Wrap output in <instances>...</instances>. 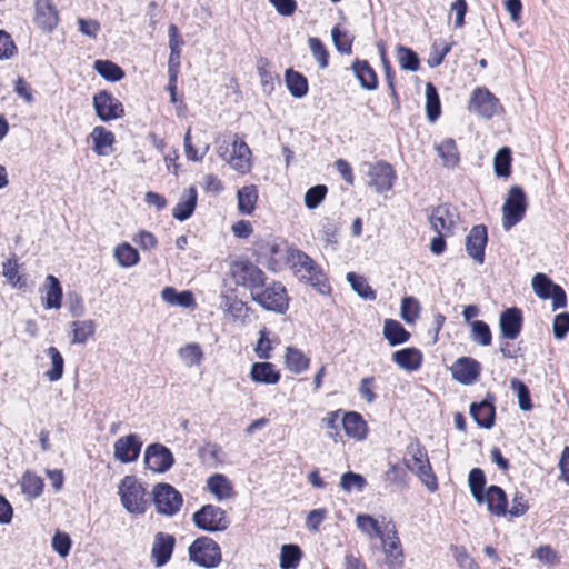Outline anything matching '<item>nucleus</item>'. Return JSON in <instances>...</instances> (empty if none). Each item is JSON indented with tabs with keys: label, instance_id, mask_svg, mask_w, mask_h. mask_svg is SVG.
Segmentation results:
<instances>
[{
	"label": "nucleus",
	"instance_id": "nucleus-1",
	"mask_svg": "<svg viewBox=\"0 0 569 569\" xmlns=\"http://www.w3.org/2000/svg\"><path fill=\"white\" fill-rule=\"evenodd\" d=\"M468 486L478 506H482L495 517L507 515L508 499L506 492L498 486L486 487L482 470L475 468L469 472Z\"/></svg>",
	"mask_w": 569,
	"mask_h": 569
},
{
	"label": "nucleus",
	"instance_id": "nucleus-2",
	"mask_svg": "<svg viewBox=\"0 0 569 569\" xmlns=\"http://www.w3.org/2000/svg\"><path fill=\"white\" fill-rule=\"evenodd\" d=\"M288 260L299 281L309 284L321 295L330 292L326 274L307 253L300 250H291Z\"/></svg>",
	"mask_w": 569,
	"mask_h": 569
},
{
	"label": "nucleus",
	"instance_id": "nucleus-3",
	"mask_svg": "<svg viewBox=\"0 0 569 569\" xmlns=\"http://www.w3.org/2000/svg\"><path fill=\"white\" fill-rule=\"evenodd\" d=\"M467 111L476 118L490 120L503 113L499 99L486 87H476L470 91Z\"/></svg>",
	"mask_w": 569,
	"mask_h": 569
},
{
	"label": "nucleus",
	"instance_id": "nucleus-4",
	"mask_svg": "<svg viewBox=\"0 0 569 569\" xmlns=\"http://www.w3.org/2000/svg\"><path fill=\"white\" fill-rule=\"evenodd\" d=\"M527 210V198L520 186H511L506 194L501 208V224L509 230L522 220Z\"/></svg>",
	"mask_w": 569,
	"mask_h": 569
},
{
	"label": "nucleus",
	"instance_id": "nucleus-5",
	"mask_svg": "<svg viewBox=\"0 0 569 569\" xmlns=\"http://www.w3.org/2000/svg\"><path fill=\"white\" fill-rule=\"evenodd\" d=\"M189 560L198 567L217 568L222 560L219 545L210 538L196 539L188 548Z\"/></svg>",
	"mask_w": 569,
	"mask_h": 569
},
{
	"label": "nucleus",
	"instance_id": "nucleus-6",
	"mask_svg": "<svg viewBox=\"0 0 569 569\" xmlns=\"http://www.w3.org/2000/svg\"><path fill=\"white\" fill-rule=\"evenodd\" d=\"M122 507L130 513H142L147 507L146 490L132 476L124 477L118 487Z\"/></svg>",
	"mask_w": 569,
	"mask_h": 569
},
{
	"label": "nucleus",
	"instance_id": "nucleus-7",
	"mask_svg": "<svg viewBox=\"0 0 569 569\" xmlns=\"http://www.w3.org/2000/svg\"><path fill=\"white\" fill-rule=\"evenodd\" d=\"M407 466L417 473L427 490L430 492L437 490V478L431 470L427 453L419 446H411L408 449Z\"/></svg>",
	"mask_w": 569,
	"mask_h": 569
},
{
	"label": "nucleus",
	"instance_id": "nucleus-8",
	"mask_svg": "<svg viewBox=\"0 0 569 569\" xmlns=\"http://www.w3.org/2000/svg\"><path fill=\"white\" fill-rule=\"evenodd\" d=\"M355 522L357 529L369 539L377 538L381 541L397 531L395 523L383 516L375 518L368 513H359L356 516Z\"/></svg>",
	"mask_w": 569,
	"mask_h": 569
},
{
	"label": "nucleus",
	"instance_id": "nucleus-9",
	"mask_svg": "<svg viewBox=\"0 0 569 569\" xmlns=\"http://www.w3.org/2000/svg\"><path fill=\"white\" fill-rule=\"evenodd\" d=\"M220 157L237 173L244 176L252 169V153L244 141L234 139Z\"/></svg>",
	"mask_w": 569,
	"mask_h": 569
},
{
	"label": "nucleus",
	"instance_id": "nucleus-10",
	"mask_svg": "<svg viewBox=\"0 0 569 569\" xmlns=\"http://www.w3.org/2000/svg\"><path fill=\"white\" fill-rule=\"evenodd\" d=\"M96 116L102 122L119 120L124 117V107L112 93L102 90L92 98Z\"/></svg>",
	"mask_w": 569,
	"mask_h": 569
},
{
	"label": "nucleus",
	"instance_id": "nucleus-11",
	"mask_svg": "<svg viewBox=\"0 0 569 569\" xmlns=\"http://www.w3.org/2000/svg\"><path fill=\"white\" fill-rule=\"evenodd\" d=\"M531 287L539 299H551L553 310L566 306L567 299L565 291L559 286L555 284L546 274L536 273L531 280Z\"/></svg>",
	"mask_w": 569,
	"mask_h": 569
},
{
	"label": "nucleus",
	"instance_id": "nucleus-12",
	"mask_svg": "<svg viewBox=\"0 0 569 569\" xmlns=\"http://www.w3.org/2000/svg\"><path fill=\"white\" fill-rule=\"evenodd\" d=\"M152 495L156 509L161 515L171 516L182 505L180 493L169 483H158L153 487Z\"/></svg>",
	"mask_w": 569,
	"mask_h": 569
},
{
	"label": "nucleus",
	"instance_id": "nucleus-13",
	"mask_svg": "<svg viewBox=\"0 0 569 569\" xmlns=\"http://www.w3.org/2000/svg\"><path fill=\"white\" fill-rule=\"evenodd\" d=\"M459 221L458 210L449 203L439 204L430 216L431 228L442 234H453Z\"/></svg>",
	"mask_w": 569,
	"mask_h": 569
},
{
	"label": "nucleus",
	"instance_id": "nucleus-14",
	"mask_svg": "<svg viewBox=\"0 0 569 569\" xmlns=\"http://www.w3.org/2000/svg\"><path fill=\"white\" fill-rule=\"evenodd\" d=\"M252 299L263 309L284 312L288 307L286 290L280 283H273L258 292L252 293Z\"/></svg>",
	"mask_w": 569,
	"mask_h": 569
},
{
	"label": "nucleus",
	"instance_id": "nucleus-15",
	"mask_svg": "<svg viewBox=\"0 0 569 569\" xmlns=\"http://www.w3.org/2000/svg\"><path fill=\"white\" fill-rule=\"evenodd\" d=\"M192 519L199 529L209 532L224 530L228 526L224 512L210 505L204 506L199 511L194 512Z\"/></svg>",
	"mask_w": 569,
	"mask_h": 569
},
{
	"label": "nucleus",
	"instance_id": "nucleus-16",
	"mask_svg": "<svg viewBox=\"0 0 569 569\" xmlns=\"http://www.w3.org/2000/svg\"><path fill=\"white\" fill-rule=\"evenodd\" d=\"M488 242L487 229L482 224L473 226L465 238V249L468 257L477 264L485 262V249Z\"/></svg>",
	"mask_w": 569,
	"mask_h": 569
},
{
	"label": "nucleus",
	"instance_id": "nucleus-17",
	"mask_svg": "<svg viewBox=\"0 0 569 569\" xmlns=\"http://www.w3.org/2000/svg\"><path fill=\"white\" fill-rule=\"evenodd\" d=\"M380 542L383 555L382 565L386 569H401L405 555L397 531L389 535Z\"/></svg>",
	"mask_w": 569,
	"mask_h": 569
},
{
	"label": "nucleus",
	"instance_id": "nucleus-18",
	"mask_svg": "<svg viewBox=\"0 0 569 569\" xmlns=\"http://www.w3.org/2000/svg\"><path fill=\"white\" fill-rule=\"evenodd\" d=\"M340 423L346 437L352 441L361 442L368 436V425L361 415L356 411L342 412Z\"/></svg>",
	"mask_w": 569,
	"mask_h": 569
},
{
	"label": "nucleus",
	"instance_id": "nucleus-19",
	"mask_svg": "<svg viewBox=\"0 0 569 569\" xmlns=\"http://www.w3.org/2000/svg\"><path fill=\"white\" fill-rule=\"evenodd\" d=\"M144 463L152 472H164L173 463V457L169 449L161 445H151L146 449Z\"/></svg>",
	"mask_w": 569,
	"mask_h": 569
},
{
	"label": "nucleus",
	"instance_id": "nucleus-20",
	"mask_svg": "<svg viewBox=\"0 0 569 569\" xmlns=\"http://www.w3.org/2000/svg\"><path fill=\"white\" fill-rule=\"evenodd\" d=\"M450 372L453 380L461 385L469 386L477 380L480 366L475 359L461 357L452 363Z\"/></svg>",
	"mask_w": 569,
	"mask_h": 569
},
{
	"label": "nucleus",
	"instance_id": "nucleus-21",
	"mask_svg": "<svg viewBox=\"0 0 569 569\" xmlns=\"http://www.w3.org/2000/svg\"><path fill=\"white\" fill-rule=\"evenodd\" d=\"M142 442L136 435L119 438L113 445V456L122 463H130L139 457Z\"/></svg>",
	"mask_w": 569,
	"mask_h": 569
},
{
	"label": "nucleus",
	"instance_id": "nucleus-22",
	"mask_svg": "<svg viewBox=\"0 0 569 569\" xmlns=\"http://www.w3.org/2000/svg\"><path fill=\"white\" fill-rule=\"evenodd\" d=\"M368 176L370 186L377 192L388 191L392 188L396 173L391 166L385 162H377L369 168Z\"/></svg>",
	"mask_w": 569,
	"mask_h": 569
},
{
	"label": "nucleus",
	"instance_id": "nucleus-23",
	"mask_svg": "<svg viewBox=\"0 0 569 569\" xmlns=\"http://www.w3.org/2000/svg\"><path fill=\"white\" fill-rule=\"evenodd\" d=\"M249 378L256 385L274 386L279 383L281 373L273 363L264 360L251 365Z\"/></svg>",
	"mask_w": 569,
	"mask_h": 569
},
{
	"label": "nucleus",
	"instance_id": "nucleus-24",
	"mask_svg": "<svg viewBox=\"0 0 569 569\" xmlns=\"http://www.w3.org/2000/svg\"><path fill=\"white\" fill-rule=\"evenodd\" d=\"M34 22L42 31H52L58 22L59 14L50 0H37L34 3Z\"/></svg>",
	"mask_w": 569,
	"mask_h": 569
},
{
	"label": "nucleus",
	"instance_id": "nucleus-25",
	"mask_svg": "<svg viewBox=\"0 0 569 569\" xmlns=\"http://www.w3.org/2000/svg\"><path fill=\"white\" fill-rule=\"evenodd\" d=\"M176 540L173 536L158 532L151 548V559L156 567L164 566L171 558Z\"/></svg>",
	"mask_w": 569,
	"mask_h": 569
},
{
	"label": "nucleus",
	"instance_id": "nucleus-26",
	"mask_svg": "<svg viewBox=\"0 0 569 569\" xmlns=\"http://www.w3.org/2000/svg\"><path fill=\"white\" fill-rule=\"evenodd\" d=\"M522 327V313L516 307H510L503 310L499 316V331L500 335L506 338L513 340L516 339Z\"/></svg>",
	"mask_w": 569,
	"mask_h": 569
},
{
	"label": "nucleus",
	"instance_id": "nucleus-27",
	"mask_svg": "<svg viewBox=\"0 0 569 569\" xmlns=\"http://www.w3.org/2000/svg\"><path fill=\"white\" fill-rule=\"evenodd\" d=\"M92 150L98 157H109L114 150L113 132L102 126H96L91 132Z\"/></svg>",
	"mask_w": 569,
	"mask_h": 569
},
{
	"label": "nucleus",
	"instance_id": "nucleus-28",
	"mask_svg": "<svg viewBox=\"0 0 569 569\" xmlns=\"http://www.w3.org/2000/svg\"><path fill=\"white\" fill-rule=\"evenodd\" d=\"M206 489L219 502L229 500L234 496L231 480L222 473H213L208 477Z\"/></svg>",
	"mask_w": 569,
	"mask_h": 569
},
{
	"label": "nucleus",
	"instance_id": "nucleus-29",
	"mask_svg": "<svg viewBox=\"0 0 569 569\" xmlns=\"http://www.w3.org/2000/svg\"><path fill=\"white\" fill-rule=\"evenodd\" d=\"M392 360L401 370L413 372L421 368L423 355L415 347H407L393 352Z\"/></svg>",
	"mask_w": 569,
	"mask_h": 569
},
{
	"label": "nucleus",
	"instance_id": "nucleus-30",
	"mask_svg": "<svg viewBox=\"0 0 569 569\" xmlns=\"http://www.w3.org/2000/svg\"><path fill=\"white\" fill-rule=\"evenodd\" d=\"M42 305L44 309L58 310L62 306V288L57 277L49 274L41 287Z\"/></svg>",
	"mask_w": 569,
	"mask_h": 569
},
{
	"label": "nucleus",
	"instance_id": "nucleus-31",
	"mask_svg": "<svg viewBox=\"0 0 569 569\" xmlns=\"http://www.w3.org/2000/svg\"><path fill=\"white\" fill-rule=\"evenodd\" d=\"M258 188L254 184H246L238 189L236 193L237 211L241 216H253L258 203Z\"/></svg>",
	"mask_w": 569,
	"mask_h": 569
},
{
	"label": "nucleus",
	"instance_id": "nucleus-32",
	"mask_svg": "<svg viewBox=\"0 0 569 569\" xmlns=\"http://www.w3.org/2000/svg\"><path fill=\"white\" fill-rule=\"evenodd\" d=\"M161 299L169 306L181 307L184 309H194L197 303L193 293L190 290L177 291L172 287H166L161 290Z\"/></svg>",
	"mask_w": 569,
	"mask_h": 569
},
{
	"label": "nucleus",
	"instance_id": "nucleus-33",
	"mask_svg": "<svg viewBox=\"0 0 569 569\" xmlns=\"http://www.w3.org/2000/svg\"><path fill=\"white\" fill-rule=\"evenodd\" d=\"M197 206V192L194 188H188L181 193L178 203L172 210V217L178 221H184L189 219Z\"/></svg>",
	"mask_w": 569,
	"mask_h": 569
},
{
	"label": "nucleus",
	"instance_id": "nucleus-34",
	"mask_svg": "<svg viewBox=\"0 0 569 569\" xmlns=\"http://www.w3.org/2000/svg\"><path fill=\"white\" fill-rule=\"evenodd\" d=\"M383 338L391 347L403 345L410 340V332L393 319H386L382 328Z\"/></svg>",
	"mask_w": 569,
	"mask_h": 569
},
{
	"label": "nucleus",
	"instance_id": "nucleus-35",
	"mask_svg": "<svg viewBox=\"0 0 569 569\" xmlns=\"http://www.w3.org/2000/svg\"><path fill=\"white\" fill-rule=\"evenodd\" d=\"M470 415L480 428L490 429L493 426L495 407L488 400H483L478 405H471Z\"/></svg>",
	"mask_w": 569,
	"mask_h": 569
},
{
	"label": "nucleus",
	"instance_id": "nucleus-36",
	"mask_svg": "<svg viewBox=\"0 0 569 569\" xmlns=\"http://www.w3.org/2000/svg\"><path fill=\"white\" fill-rule=\"evenodd\" d=\"M283 365L292 373L299 375L309 367V358L299 349L287 347L283 355Z\"/></svg>",
	"mask_w": 569,
	"mask_h": 569
},
{
	"label": "nucleus",
	"instance_id": "nucleus-37",
	"mask_svg": "<svg viewBox=\"0 0 569 569\" xmlns=\"http://www.w3.org/2000/svg\"><path fill=\"white\" fill-rule=\"evenodd\" d=\"M303 552L298 545H282L279 552L280 569H297L302 560Z\"/></svg>",
	"mask_w": 569,
	"mask_h": 569
},
{
	"label": "nucleus",
	"instance_id": "nucleus-38",
	"mask_svg": "<svg viewBox=\"0 0 569 569\" xmlns=\"http://www.w3.org/2000/svg\"><path fill=\"white\" fill-rule=\"evenodd\" d=\"M113 257L117 263L124 269L132 268L139 263L138 250L128 242H121L113 248Z\"/></svg>",
	"mask_w": 569,
	"mask_h": 569
},
{
	"label": "nucleus",
	"instance_id": "nucleus-39",
	"mask_svg": "<svg viewBox=\"0 0 569 569\" xmlns=\"http://www.w3.org/2000/svg\"><path fill=\"white\" fill-rule=\"evenodd\" d=\"M50 363L49 368L44 371V377L49 382H58L61 380L64 371V360L59 350L54 347L47 349Z\"/></svg>",
	"mask_w": 569,
	"mask_h": 569
},
{
	"label": "nucleus",
	"instance_id": "nucleus-40",
	"mask_svg": "<svg viewBox=\"0 0 569 569\" xmlns=\"http://www.w3.org/2000/svg\"><path fill=\"white\" fill-rule=\"evenodd\" d=\"M96 332V323L92 320H80L71 323V343L84 345Z\"/></svg>",
	"mask_w": 569,
	"mask_h": 569
},
{
	"label": "nucleus",
	"instance_id": "nucleus-41",
	"mask_svg": "<svg viewBox=\"0 0 569 569\" xmlns=\"http://www.w3.org/2000/svg\"><path fill=\"white\" fill-rule=\"evenodd\" d=\"M352 71L363 89L372 91L377 88V76L366 61L353 62Z\"/></svg>",
	"mask_w": 569,
	"mask_h": 569
},
{
	"label": "nucleus",
	"instance_id": "nucleus-42",
	"mask_svg": "<svg viewBox=\"0 0 569 569\" xmlns=\"http://www.w3.org/2000/svg\"><path fill=\"white\" fill-rule=\"evenodd\" d=\"M43 480L40 476L32 471H26L20 480V488L22 493L30 498H38L43 491Z\"/></svg>",
	"mask_w": 569,
	"mask_h": 569
},
{
	"label": "nucleus",
	"instance_id": "nucleus-43",
	"mask_svg": "<svg viewBox=\"0 0 569 569\" xmlns=\"http://www.w3.org/2000/svg\"><path fill=\"white\" fill-rule=\"evenodd\" d=\"M511 150L508 147L500 148L493 156V172L498 178L507 179L511 176Z\"/></svg>",
	"mask_w": 569,
	"mask_h": 569
},
{
	"label": "nucleus",
	"instance_id": "nucleus-44",
	"mask_svg": "<svg viewBox=\"0 0 569 569\" xmlns=\"http://www.w3.org/2000/svg\"><path fill=\"white\" fill-rule=\"evenodd\" d=\"M436 151L440 157L443 167L455 168L459 163V152L452 139H445L436 146Z\"/></svg>",
	"mask_w": 569,
	"mask_h": 569
},
{
	"label": "nucleus",
	"instance_id": "nucleus-45",
	"mask_svg": "<svg viewBox=\"0 0 569 569\" xmlns=\"http://www.w3.org/2000/svg\"><path fill=\"white\" fill-rule=\"evenodd\" d=\"M178 357L184 367L193 368L202 362L203 351L200 345L191 342L178 350Z\"/></svg>",
	"mask_w": 569,
	"mask_h": 569
},
{
	"label": "nucleus",
	"instance_id": "nucleus-46",
	"mask_svg": "<svg viewBox=\"0 0 569 569\" xmlns=\"http://www.w3.org/2000/svg\"><path fill=\"white\" fill-rule=\"evenodd\" d=\"M425 100L427 118L430 122H435L441 113V107L437 89L431 82L425 87Z\"/></svg>",
	"mask_w": 569,
	"mask_h": 569
},
{
	"label": "nucleus",
	"instance_id": "nucleus-47",
	"mask_svg": "<svg viewBox=\"0 0 569 569\" xmlns=\"http://www.w3.org/2000/svg\"><path fill=\"white\" fill-rule=\"evenodd\" d=\"M284 80L287 89L293 98L300 99L307 94L308 82L302 74L288 70L284 74Z\"/></svg>",
	"mask_w": 569,
	"mask_h": 569
},
{
	"label": "nucleus",
	"instance_id": "nucleus-48",
	"mask_svg": "<svg viewBox=\"0 0 569 569\" xmlns=\"http://www.w3.org/2000/svg\"><path fill=\"white\" fill-rule=\"evenodd\" d=\"M93 68L101 78L109 82H118L124 78L122 69L109 60H97Z\"/></svg>",
	"mask_w": 569,
	"mask_h": 569
},
{
	"label": "nucleus",
	"instance_id": "nucleus-49",
	"mask_svg": "<svg viewBox=\"0 0 569 569\" xmlns=\"http://www.w3.org/2000/svg\"><path fill=\"white\" fill-rule=\"evenodd\" d=\"M367 481L360 473L348 471L341 475L339 486L341 490L347 493H359L366 487Z\"/></svg>",
	"mask_w": 569,
	"mask_h": 569
},
{
	"label": "nucleus",
	"instance_id": "nucleus-50",
	"mask_svg": "<svg viewBox=\"0 0 569 569\" xmlns=\"http://www.w3.org/2000/svg\"><path fill=\"white\" fill-rule=\"evenodd\" d=\"M420 303L413 297H405L400 302V317L409 326H413L420 317Z\"/></svg>",
	"mask_w": 569,
	"mask_h": 569
},
{
	"label": "nucleus",
	"instance_id": "nucleus-51",
	"mask_svg": "<svg viewBox=\"0 0 569 569\" xmlns=\"http://www.w3.org/2000/svg\"><path fill=\"white\" fill-rule=\"evenodd\" d=\"M2 274L12 288L21 289L24 286L23 278L20 274V266L16 259H7L2 263Z\"/></svg>",
	"mask_w": 569,
	"mask_h": 569
},
{
	"label": "nucleus",
	"instance_id": "nucleus-52",
	"mask_svg": "<svg viewBox=\"0 0 569 569\" xmlns=\"http://www.w3.org/2000/svg\"><path fill=\"white\" fill-rule=\"evenodd\" d=\"M397 59L402 70L416 72L419 69V58L410 48L398 46L396 49Z\"/></svg>",
	"mask_w": 569,
	"mask_h": 569
},
{
	"label": "nucleus",
	"instance_id": "nucleus-53",
	"mask_svg": "<svg viewBox=\"0 0 569 569\" xmlns=\"http://www.w3.org/2000/svg\"><path fill=\"white\" fill-rule=\"evenodd\" d=\"M328 189L325 184H317L309 188L303 196V203L308 210L318 208L327 196Z\"/></svg>",
	"mask_w": 569,
	"mask_h": 569
},
{
	"label": "nucleus",
	"instance_id": "nucleus-54",
	"mask_svg": "<svg viewBox=\"0 0 569 569\" xmlns=\"http://www.w3.org/2000/svg\"><path fill=\"white\" fill-rule=\"evenodd\" d=\"M347 281L350 283L352 290L362 299L366 300H373L375 299V291L369 287L367 281L360 277L357 276L353 272L347 273Z\"/></svg>",
	"mask_w": 569,
	"mask_h": 569
},
{
	"label": "nucleus",
	"instance_id": "nucleus-55",
	"mask_svg": "<svg viewBox=\"0 0 569 569\" xmlns=\"http://www.w3.org/2000/svg\"><path fill=\"white\" fill-rule=\"evenodd\" d=\"M471 339L476 343L487 347L491 343V332L489 326L481 321L475 320L470 323Z\"/></svg>",
	"mask_w": 569,
	"mask_h": 569
},
{
	"label": "nucleus",
	"instance_id": "nucleus-56",
	"mask_svg": "<svg viewBox=\"0 0 569 569\" xmlns=\"http://www.w3.org/2000/svg\"><path fill=\"white\" fill-rule=\"evenodd\" d=\"M511 389L517 395L518 407L521 411H530L532 409L529 391L526 385L517 379L512 378L510 381Z\"/></svg>",
	"mask_w": 569,
	"mask_h": 569
},
{
	"label": "nucleus",
	"instance_id": "nucleus-57",
	"mask_svg": "<svg viewBox=\"0 0 569 569\" xmlns=\"http://www.w3.org/2000/svg\"><path fill=\"white\" fill-rule=\"evenodd\" d=\"M183 144H184L186 158L193 162L201 161L206 157V154L209 150V146L207 143L194 147L191 143V136H190L189 130L187 131V133L184 136Z\"/></svg>",
	"mask_w": 569,
	"mask_h": 569
},
{
	"label": "nucleus",
	"instance_id": "nucleus-58",
	"mask_svg": "<svg viewBox=\"0 0 569 569\" xmlns=\"http://www.w3.org/2000/svg\"><path fill=\"white\" fill-rule=\"evenodd\" d=\"M168 34H169V48H170L169 67L171 68L173 66L174 68H177L182 41L180 39L178 28L173 24H171L169 27Z\"/></svg>",
	"mask_w": 569,
	"mask_h": 569
},
{
	"label": "nucleus",
	"instance_id": "nucleus-59",
	"mask_svg": "<svg viewBox=\"0 0 569 569\" xmlns=\"http://www.w3.org/2000/svg\"><path fill=\"white\" fill-rule=\"evenodd\" d=\"M71 546L72 541L67 532L56 531L54 535L52 536L51 547L59 557H68L70 553Z\"/></svg>",
	"mask_w": 569,
	"mask_h": 569
},
{
	"label": "nucleus",
	"instance_id": "nucleus-60",
	"mask_svg": "<svg viewBox=\"0 0 569 569\" xmlns=\"http://www.w3.org/2000/svg\"><path fill=\"white\" fill-rule=\"evenodd\" d=\"M254 353L259 359L268 360L271 358L273 351L272 341L269 338V333L266 329L259 331V338L254 346Z\"/></svg>",
	"mask_w": 569,
	"mask_h": 569
},
{
	"label": "nucleus",
	"instance_id": "nucleus-61",
	"mask_svg": "<svg viewBox=\"0 0 569 569\" xmlns=\"http://www.w3.org/2000/svg\"><path fill=\"white\" fill-rule=\"evenodd\" d=\"M536 557L540 563L547 567H553L559 562L557 551L547 545L537 548Z\"/></svg>",
	"mask_w": 569,
	"mask_h": 569
},
{
	"label": "nucleus",
	"instance_id": "nucleus-62",
	"mask_svg": "<svg viewBox=\"0 0 569 569\" xmlns=\"http://www.w3.org/2000/svg\"><path fill=\"white\" fill-rule=\"evenodd\" d=\"M309 48L311 50L312 57L317 61L320 68L325 69L328 66V53L325 47L317 38H310L308 40Z\"/></svg>",
	"mask_w": 569,
	"mask_h": 569
},
{
	"label": "nucleus",
	"instance_id": "nucleus-63",
	"mask_svg": "<svg viewBox=\"0 0 569 569\" xmlns=\"http://www.w3.org/2000/svg\"><path fill=\"white\" fill-rule=\"evenodd\" d=\"M553 336L557 340H562L569 332V313L562 312L555 317L552 323Z\"/></svg>",
	"mask_w": 569,
	"mask_h": 569
},
{
	"label": "nucleus",
	"instance_id": "nucleus-64",
	"mask_svg": "<svg viewBox=\"0 0 569 569\" xmlns=\"http://www.w3.org/2000/svg\"><path fill=\"white\" fill-rule=\"evenodd\" d=\"M559 479L569 486V446H565L558 459Z\"/></svg>",
	"mask_w": 569,
	"mask_h": 569
}]
</instances>
